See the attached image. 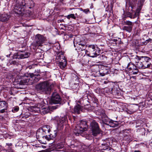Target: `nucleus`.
<instances>
[{
  "instance_id": "1",
  "label": "nucleus",
  "mask_w": 152,
  "mask_h": 152,
  "mask_svg": "<svg viewBox=\"0 0 152 152\" xmlns=\"http://www.w3.org/2000/svg\"><path fill=\"white\" fill-rule=\"evenodd\" d=\"M34 6V3L31 0H22L20 3H16L14 9L17 14H21L25 9H31Z\"/></svg>"
},
{
  "instance_id": "2",
  "label": "nucleus",
  "mask_w": 152,
  "mask_h": 152,
  "mask_svg": "<svg viewBox=\"0 0 152 152\" xmlns=\"http://www.w3.org/2000/svg\"><path fill=\"white\" fill-rule=\"evenodd\" d=\"M54 87L53 83L50 81H45L37 84L36 89L46 94H50Z\"/></svg>"
},
{
  "instance_id": "3",
  "label": "nucleus",
  "mask_w": 152,
  "mask_h": 152,
  "mask_svg": "<svg viewBox=\"0 0 152 152\" xmlns=\"http://www.w3.org/2000/svg\"><path fill=\"white\" fill-rule=\"evenodd\" d=\"M87 52V54L89 56L94 57H96L100 54V50L97 46L91 45H89Z\"/></svg>"
},
{
  "instance_id": "4",
  "label": "nucleus",
  "mask_w": 152,
  "mask_h": 152,
  "mask_svg": "<svg viewBox=\"0 0 152 152\" xmlns=\"http://www.w3.org/2000/svg\"><path fill=\"white\" fill-rule=\"evenodd\" d=\"M90 125L92 134L94 136H96L101 133V130L99 127L98 124L95 121L93 120L91 122Z\"/></svg>"
},
{
  "instance_id": "5",
  "label": "nucleus",
  "mask_w": 152,
  "mask_h": 152,
  "mask_svg": "<svg viewBox=\"0 0 152 152\" xmlns=\"http://www.w3.org/2000/svg\"><path fill=\"white\" fill-rule=\"evenodd\" d=\"M36 42L33 45L35 48H37L42 46V44L46 41V38L40 34H37L35 36Z\"/></svg>"
},
{
  "instance_id": "6",
  "label": "nucleus",
  "mask_w": 152,
  "mask_h": 152,
  "mask_svg": "<svg viewBox=\"0 0 152 152\" xmlns=\"http://www.w3.org/2000/svg\"><path fill=\"white\" fill-rule=\"evenodd\" d=\"M61 99L59 95L56 92H53L50 102L51 104H61Z\"/></svg>"
},
{
  "instance_id": "7",
  "label": "nucleus",
  "mask_w": 152,
  "mask_h": 152,
  "mask_svg": "<svg viewBox=\"0 0 152 152\" xmlns=\"http://www.w3.org/2000/svg\"><path fill=\"white\" fill-rule=\"evenodd\" d=\"M30 77L24 76L18 80V83L20 85H31L33 84V81L31 80Z\"/></svg>"
},
{
  "instance_id": "8",
  "label": "nucleus",
  "mask_w": 152,
  "mask_h": 152,
  "mask_svg": "<svg viewBox=\"0 0 152 152\" xmlns=\"http://www.w3.org/2000/svg\"><path fill=\"white\" fill-rule=\"evenodd\" d=\"M138 59L141 60L144 66L146 68L150 67L151 65V59L150 58L147 56H141L140 57L137 56Z\"/></svg>"
},
{
  "instance_id": "9",
  "label": "nucleus",
  "mask_w": 152,
  "mask_h": 152,
  "mask_svg": "<svg viewBox=\"0 0 152 152\" xmlns=\"http://www.w3.org/2000/svg\"><path fill=\"white\" fill-rule=\"evenodd\" d=\"M127 68L128 70V72L132 75H136L138 73V69L131 63H129L127 66Z\"/></svg>"
},
{
  "instance_id": "10",
  "label": "nucleus",
  "mask_w": 152,
  "mask_h": 152,
  "mask_svg": "<svg viewBox=\"0 0 152 152\" xmlns=\"http://www.w3.org/2000/svg\"><path fill=\"white\" fill-rule=\"evenodd\" d=\"M44 104V102L42 100L40 102L38 103L37 105L31 106V109L33 111L35 112L40 113L41 107H43Z\"/></svg>"
},
{
  "instance_id": "11",
  "label": "nucleus",
  "mask_w": 152,
  "mask_h": 152,
  "mask_svg": "<svg viewBox=\"0 0 152 152\" xmlns=\"http://www.w3.org/2000/svg\"><path fill=\"white\" fill-rule=\"evenodd\" d=\"M43 132L42 131L41 132L37 131L36 133L37 138L40 143L45 144L46 143V142L42 134Z\"/></svg>"
},
{
  "instance_id": "12",
  "label": "nucleus",
  "mask_w": 152,
  "mask_h": 152,
  "mask_svg": "<svg viewBox=\"0 0 152 152\" xmlns=\"http://www.w3.org/2000/svg\"><path fill=\"white\" fill-rule=\"evenodd\" d=\"M97 113L99 115L101 116L103 122L105 124H107L108 122L107 117L105 114L104 110L102 109L99 110Z\"/></svg>"
},
{
  "instance_id": "13",
  "label": "nucleus",
  "mask_w": 152,
  "mask_h": 152,
  "mask_svg": "<svg viewBox=\"0 0 152 152\" xmlns=\"http://www.w3.org/2000/svg\"><path fill=\"white\" fill-rule=\"evenodd\" d=\"M55 120L57 121L58 125L62 127L67 121V119L66 116H64L60 117H56L55 118Z\"/></svg>"
},
{
  "instance_id": "14",
  "label": "nucleus",
  "mask_w": 152,
  "mask_h": 152,
  "mask_svg": "<svg viewBox=\"0 0 152 152\" xmlns=\"http://www.w3.org/2000/svg\"><path fill=\"white\" fill-rule=\"evenodd\" d=\"M83 108L86 109V110H88L87 108L86 107V106H85L84 107H81L79 104H77V105L75 106L74 109H72V110L71 111L72 113L79 114L80 113V111H82Z\"/></svg>"
},
{
  "instance_id": "15",
  "label": "nucleus",
  "mask_w": 152,
  "mask_h": 152,
  "mask_svg": "<svg viewBox=\"0 0 152 152\" xmlns=\"http://www.w3.org/2000/svg\"><path fill=\"white\" fill-rule=\"evenodd\" d=\"M64 140L63 141L54 144L53 145V147L57 151H61L60 149H62L64 147Z\"/></svg>"
},
{
  "instance_id": "16",
  "label": "nucleus",
  "mask_w": 152,
  "mask_h": 152,
  "mask_svg": "<svg viewBox=\"0 0 152 152\" xmlns=\"http://www.w3.org/2000/svg\"><path fill=\"white\" fill-rule=\"evenodd\" d=\"M74 133L76 134H80L83 133L84 131L83 129L81 127V126L77 124L74 129Z\"/></svg>"
},
{
  "instance_id": "17",
  "label": "nucleus",
  "mask_w": 152,
  "mask_h": 152,
  "mask_svg": "<svg viewBox=\"0 0 152 152\" xmlns=\"http://www.w3.org/2000/svg\"><path fill=\"white\" fill-rule=\"evenodd\" d=\"M10 18L9 16L6 14H0V21L2 22H6Z\"/></svg>"
},
{
  "instance_id": "18",
  "label": "nucleus",
  "mask_w": 152,
  "mask_h": 152,
  "mask_svg": "<svg viewBox=\"0 0 152 152\" xmlns=\"http://www.w3.org/2000/svg\"><path fill=\"white\" fill-rule=\"evenodd\" d=\"M30 77V79H31V80L33 81V83H34L39 81L40 79V76L38 75H36L32 74L31 75V77Z\"/></svg>"
},
{
  "instance_id": "19",
  "label": "nucleus",
  "mask_w": 152,
  "mask_h": 152,
  "mask_svg": "<svg viewBox=\"0 0 152 152\" xmlns=\"http://www.w3.org/2000/svg\"><path fill=\"white\" fill-rule=\"evenodd\" d=\"M46 104L45 103L43 107H41L40 113L42 115L46 114L49 112L50 108L49 107H45Z\"/></svg>"
},
{
  "instance_id": "20",
  "label": "nucleus",
  "mask_w": 152,
  "mask_h": 152,
  "mask_svg": "<svg viewBox=\"0 0 152 152\" xmlns=\"http://www.w3.org/2000/svg\"><path fill=\"white\" fill-rule=\"evenodd\" d=\"M79 125L81 126L84 131L87 130L88 126L87 125V122L86 121L81 120L80 121V123Z\"/></svg>"
},
{
  "instance_id": "21",
  "label": "nucleus",
  "mask_w": 152,
  "mask_h": 152,
  "mask_svg": "<svg viewBox=\"0 0 152 152\" xmlns=\"http://www.w3.org/2000/svg\"><path fill=\"white\" fill-rule=\"evenodd\" d=\"M56 133L57 132L55 131L53 134H50L48 136L46 135L44 136V137L45 140H47L49 141L50 140H53L56 137Z\"/></svg>"
},
{
  "instance_id": "22",
  "label": "nucleus",
  "mask_w": 152,
  "mask_h": 152,
  "mask_svg": "<svg viewBox=\"0 0 152 152\" xmlns=\"http://www.w3.org/2000/svg\"><path fill=\"white\" fill-rule=\"evenodd\" d=\"M56 59L57 60H59V61H61L63 59H65V57L64 56V53L62 52H59L58 54L56 56Z\"/></svg>"
},
{
  "instance_id": "23",
  "label": "nucleus",
  "mask_w": 152,
  "mask_h": 152,
  "mask_svg": "<svg viewBox=\"0 0 152 152\" xmlns=\"http://www.w3.org/2000/svg\"><path fill=\"white\" fill-rule=\"evenodd\" d=\"M67 64L66 60L63 59L61 61H60L59 62V66L61 69H63L66 66Z\"/></svg>"
},
{
  "instance_id": "24",
  "label": "nucleus",
  "mask_w": 152,
  "mask_h": 152,
  "mask_svg": "<svg viewBox=\"0 0 152 152\" xmlns=\"http://www.w3.org/2000/svg\"><path fill=\"white\" fill-rule=\"evenodd\" d=\"M30 53H29L26 52L24 53H20L18 55V57L20 58H27L28 57Z\"/></svg>"
},
{
  "instance_id": "25",
  "label": "nucleus",
  "mask_w": 152,
  "mask_h": 152,
  "mask_svg": "<svg viewBox=\"0 0 152 152\" xmlns=\"http://www.w3.org/2000/svg\"><path fill=\"white\" fill-rule=\"evenodd\" d=\"M135 66L137 68L145 69V68L144 67V65H143L142 61L140 60V61L138 62H136Z\"/></svg>"
},
{
  "instance_id": "26",
  "label": "nucleus",
  "mask_w": 152,
  "mask_h": 152,
  "mask_svg": "<svg viewBox=\"0 0 152 152\" xmlns=\"http://www.w3.org/2000/svg\"><path fill=\"white\" fill-rule=\"evenodd\" d=\"M77 45H81L82 47H80V48L81 50H84L86 48V45L84 44V43L83 44L81 42L77 43L76 44V45H75V43L74 44V46L75 47H76V46H77Z\"/></svg>"
},
{
  "instance_id": "27",
  "label": "nucleus",
  "mask_w": 152,
  "mask_h": 152,
  "mask_svg": "<svg viewBox=\"0 0 152 152\" xmlns=\"http://www.w3.org/2000/svg\"><path fill=\"white\" fill-rule=\"evenodd\" d=\"M7 105L6 102L4 101H0V109L7 108Z\"/></svg>"
},
{
  "instance_id": "28",
  "label": "nucleus",
  "mask_w": 152,
  "mask_h": 152,
  "mask_svg": "<svg viewBox=\"0 0 152 152\" xmlns=\"http://www.w3.org/2000/svg\"><path fill=\"white\" fill-rule=\"evenodd\" d=\"M132 26H124L122 28L123 30L129 33L131 32L132 30Z\"/></svg>"
},
{
  "instance_id": "29",
  "label": "nucleus",
  "mask_w": 152,
  "mask_h": 152,
  "mask_svg": "<svg viewBox=\"0 0 152 152\" xmlns=\"http://www.w3.org/2000/svg\"><path fill=\"white\" fill-rule=\"evenodd\" d=\"M107 143H109V142L102 144V150H106L110 149V147L109 146L108 144Z\"/></svg>"
},
{
  "instance_id": "30",
  "label": "nucleus",
  "mask_w": 152,
  "mask_h": 152,
  "mask_svg": "<svg viewBox=\"0 0 152 152\" xmlns=\"http://www.w3.org/2000/svg\"><path fill=\"white\" fill-rule=\"evenodd\" d=\"M65 17L68 19H70L71 18L74 19H76V17L75 16V15L73 14H71L65 16Z\"/></svg>"
},
{
  "instance_id": "31",
  "label": "nucleus",
  "mask_w": 152,
  "mask_h": 152,
  "mask_svg": "<svg viewBox=\"0 0 152 152\" xmlns=\"http://www.w3.org/2000/svg\"><path fill=\"white\" fill-rule=\"evenodd\" d=\"M124 23L125 25L129 26H132V27L133 25V23L132 22L129 20L124 21Z\"/></svg>"
},
{
  "instance_id": "32",
  "label": "nucleus",
  "mask_w": 152,
  "mask_h": 152,
  "mask_svg": "<svg viewBox=\"0 0 152 152\" xmlns=\"http://www.w3.org/2000/svg\"><path fill=\"white\" fill-rule=\"evenodd\" d=\"M109 123L110 124V126L112 127H115L117 126V124H114V122L112 121H109Z\"/></svg>"
},
{
  "instance_id": "33",
  "label": "nucleus",
  "mask_w": 152,
  "mask_h": 152,
  "mask_svg": "<svg viewBox=\"0 0 152 152\" xmlns=\"http://www.w3.org/2000/svg\"><path fill=\"white\" fill-rule=\"evenodd\" d=\"M19 107H14L13 109L12 110V112H15L18 111L19 110Z\"/></svg>"
},
{
  "instance_id": "34",
  "label": "nucleus",
  "mask_w": 152,
  "mask_h": 152,
  "mask_svg": "<svg viewBox=\"0 0 152 152\" xmlns=\"http://www.w3.org/2000/svg\"><path fill=\"white\" fill-rule=\"evenodd\" d=\"M7 150L9 152H12L13 151L12 147L11 146H7Z\"/></svg>"
},
{
  "instance_id": "35",
  "label": "nucleus",
  "mask_w": 152,
  "mask_h": 152,
  "mask_svg": "<svg viewBox=\"0 0 152 152\" xmlns=\"http://www.w3.org/2000/svg\"><path fill=\"white\" fill-rule=\"evenodd\" d=\"M75 77L76 78V82H75L74 83L75 84H78L79 82V79L78 78V77L76 76Z\"/></svg>"
},
{
  "instance_id": "36",
  "label": "nucleus",
  "mask_w": 152,
  "mask_h": 152,
  "mask_svg": "<svg viewBox=\"0 0 152 152\" xmlns=\"http://www.w3.org/2000/svg\"><path fill=\"white\" fill-rule=\"evenodd\" d=\"M132 14L130 12H128L126 14L127 17H129L131 18H132Z\"/></svg>"
},
{
  "instance_id": "37",
  "label": "nucleus",
  "mask_w": 152,
  "mask_h": 152,
  "mask_svg": "<svg viewBox=\"0 0 152 152\" xmlns=\"http://www.w3.org/2000/svg\"><path fill=\"white\" fill-rule=\"evenodd\" d=\"M92 100L94 103H97L98 102V99L95 97H93L92 98Z\"/></svg>"
},
{
  "instance_id": "38",
  "label": "nucleus",
  "mask_w": 152,
  "mask_h": 152,
  "mask_svg": "<svg viewBox=\"0 0 152 152\" xmlns=\"http://www.w3.org/2000/svg\"><path fill=\"white\" fill-rule=\"evenodd\" d=\"M152 41V39H151L149 38V39H147L145 41V42L144 44H146L147 43L149 42H151Z\"/></svg>"
},
{
  "instance_id": "39",
  "label": "nucleus",
  "mask_w": 152,
  "mask_h": 152,
  "mask_svg": "<svg viewBox=\"0 0 152 152\" xmlns=\"http://www.w3.org/2000/svg\"><path fill=\"white\" fill-rule=\"evenodd\" d=\"M0 113H3L5 112V110H7V108L0 109Z\"/></svg>"
},
{
  "instance_id": "40",
  "label": "nucleus",
  "mask_w": 152,
  "mask_h": 152,
  "mask_svg": "<svg viewBox=\"0 0 152 152\" xmlns=\"http://www.w3.org/2000/svg\"><path fill=\"white\" fill-rule=\"evenodd\" d=\"M137 13L136 12H135L134 15H132V18H135L137 17Z\"/></svg>"
},
{
  "instance_id": "41",
  "label": "nucleus",
  "mask_w": 152,
  "mask_h": 152,
  "mask_svg": "<svg viewBox=\"0 0 152 152\" xmlns=\"http://www.w3.org/2000/svg\"><path fill=\"white\" fill-rule=\"evenodd\" d=\"M12 145V143H6L7 146H6V147L7 146H11Z\"/></svg>"
},
{
  "instance_id": "42",
  "label": "nucleus",
  "mask_w": 152,
  "mask_h": 152,
  "mask_svg": "<svg viewBox=\"0 0 152 152\" xmlns=\"http://www.w3.org/2000/svg\"><path fill=\"white\" fill-rule=\"evenodd\" d=\"M144 0H139L138 1L139 2H140L141 4L142 5V4L144 2Z\"/></svg>"
},
{
  "instance_id": "43",
  "label": "nucleus",
  "mask_w": 152,
  "mask_h": 152,
  "mask_svg": "<svg viewBox=\"0 0 152 152\" xmlns=\"http://www.w3.org/2000/svg\"><path fill=\"white\" fill-rule=\"evenodd\" d=\"M16 63V62L15 61H12L11 63H10V64H15Z\"/></svg>"
},
{
  "instance_id": "44",
  "label": "nucleus",
  "mask_w": 152,
  "mask_h": 152,
  "mask_svg": "<svg viewBox=\"0 0 152 152\" xmlns=\"http://www.w3.org/2000/svg\"><path fill=\"white\" fill-rule=\"evenodd\" d=\"M100 75L102 76H104V75H105V74L103 73H100Z\"/></svg>"
},
{
  "instance_id": "45",
  "label": "nucleus",
  "mask_w": 152,
  "mask_h": 152,
  "mask_svg": "<svg viewBox=\"0 0 152 152\" xmlns=\"http://www.w3.org/2000/svg\"><path fill=\"white\" fill-rule=\"evenodd\" d=\"M79 46H77V48H78V49H81L80 48V47H81V45H79Z\"/></svg>"
},
{
  "instance_id": "46",
  "label": "nucleus",
  "mask_w": 152,
  "mask_h": 152,
  "mask_svg": "<svg viewBox=\"0 0 152 152\" xmlns=\"http://www.w3.org/2000/svg\"><path fill=\"white\" fill-rule=\"evenodd\" d=\"M134 152H141V151L139 150H135Z\"/></svg>"
},
{
  "instance_id": "47",
  "label": "nucleus",
  "mask_w": 152,
  "mask_h": 152,
  "mask_svg": "<svg viewBox=\"0 0 152 152\" xmlns=\"http://www.w3.org/2000/svg\"><path fill=\"white\" fill-rule=\"evenodd\" d=\"M18 0H14V1H15L16 3H18Z\"/></svg>"
},
{
  "instance_id": "48",
  "label": "nucleus",
  "mask_w": 152,
  "mask_h": 152,
  "mask_svg": "<svg viewBox=\"0 0 152 152\" xmlns=\"http://www.w3.org/2000/svg\"><path fill=\"white\" fill-rule=\"evenodd\" d=\"M104 83H106L107 82L105 81H104Z\"/></svg>"
},
{
  "instance_id": "49",
  "label": "nucleus",
  "mask_w": 152,
  "mask_h": 152,
  "mask_svg": "<svg viewBox=\"0 0 152 152\" xmlns=\"http://www.w3.org/2000/svg\"><path fill=\"white\" fill-rule=\"evenodd\" d=\"M127 130H124V132H125Z\"/></svg>"
},
{
  "instance_id": "50",
  "label": "nucleus",
  "mask_w": 152,
  "mask_h": 152,
  "mask_svg": "<svg viewBox=\"0 0 152 152\" xmlns=\"http://www.w3.org/2000/svg\"><path fill=\"white\" fill-rule=\"evenodd\" d=\"M63 1V0H61V1L62 2V1Z\"/></svg>"
},
{
  "instance_id": "51",
  "label": "nucleus",
  "mask_w": 152,
  "mask_h": 152,
  "mask_svg": "<svg viewBox=\"0 0 152 152\" xmlns=\"http://www.w3.org/2000/svg\"><path fill=\"white\" fill-rule=\"evenodd\" d=\"M130 130V129H128V131H129Z\"/></svg>"
},
{
  "instance_id": "52",
  "label": "nucleus",
  "mask_w": 152,
  "mask_h": 152,
  "mask_svg": "<svg viewBox=\"0 0 152 152\" xmlns=\"http://www.w3.org/2000/svg\"><path fill=\"white\" fill-rule=\"evenodd\" d=\"M48 132H49V129H48Z\"/></svg>"
},
{
  "instance_id": "53",
  "label": "nucleus",
  "mask_w": 152,
  "mask_h": 152,
  "mask_svg": "<svg viewBox=\"0 0 152 152\" xmlns=\"http://www.w3.org/2000/svg\"><path fill=\"white\" fill-rule=\"evenodd\" d=\"M102 56H103V55H102Z\"/></svg>"
},
{
  "instance_id": "54",
  "label": "nucleus",
  "mask_w": 152,
  "mask_h": 152,
  "mask_svg": "<svg viewBox=\"0 0 152 152\" xmlns=\"http://www.w3.org/2000/svg\"><path fill=\"white\" fill-rule=\"evenodd\" d=\"M53 108H54V106H53Z\"/></svg>"
}]
</instances>
